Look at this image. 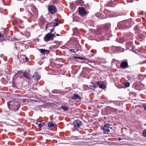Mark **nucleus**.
I'll return each mask as SVG.
<instances>
[{"instance_id": "72a5a7b5", "label": "nucleus", "mask_w": 146, "mask_h": 146, "mask_svg": "<svg viewBox=\"0 0 146 146\" xmlns=\"http://www.w3.org/2000/svg\"><path fill=\"white\" fill-rule=\"evenodd\" d=\"M4 37V36L3 34H2L0 33V38H3Z\"/></svg>"}, {"instance_id": "6ab92c4d", "label": "nucleus", "mask_w": 146, "mask_h": 146, "mask_svg": "<svg viewBox=\"0 0 146 146\" xmlns=\"http://www.w3.org/2000/svg\"><path fill=\"white\" fill-rule=\"evenodd\" d=\"M139 27L138 25H136L134 29L135 31V33L136 34L138 33V31H139Z\"/></svg>"}, {"instance_id": "c756f323", "label": "nucleus", "mask_w": 146, "mask_h": 146, "mask_svg": "<svg viewBox=\"0 0 146 146\" xmlns=\"http://www.w3.org/2000/svg\"><path fill=\"white\" fill-rule=\"evenodd\" d=\"M146 63V60L144 61H143V62H139V64H145Z\"/></svg>"}, {"instance_id": "4be33fe9", "label": "nucleus", "mask_w": 146, "mask_h": 146, "mask_svg": "<svg viewBox=\"0 0 146 146\" xmlns=\"http://www.w3.org/2000/svg\"><path fill=\"white\" fill-rule=\"evenodd\" d=\"M145 37V35L142 34H139L138 36V37L140 39H142Z\"/></svg>"}, {"instance_id": "f3484780", "label": "nucleus", "mask_w": 146, "mask_h": 146, "mask_svg": "<svg viewBox=\"0 0 146 146\" xmlns=\"http://www.w3.org/2000/svg\"><path fill=\"white\" fill-rule=\"evenodd\" d=\"M116 40L119 43H122L123 42L125 41L124 38H120L119 39H117Z\"/></svg>"}, {"instance_id": "c85d7f7f", "label": "nucleus", "mask_w": 146, "mask_h": 146, "mask_svg": "<svg viewBox=\"0 0 146 146\" xmlns=\"http://www.w3.org/2000/svg\"><path fill=\"white\" fill-rule=\"evenodd\" d=\"M129 85H130V84H129V82H127V83H126L125 84V86L126 87H129Z\"/></svg>"}, {"instance_id": "58836bf2", "label": "nucleus", "mask_w": 146, "mask_h": 146, "mask_svg": "<svg viewBox=\"0 0 146 146\" xmlns=\"http://www.w3.org/2000/svg\"><path fill=\"white\" fill-rule=\"evenodd\" d=\"M57 126L56 125V124H53V127H56Z\"/></svg>"}, {"instance_id": "6e6552de", "label": "nucleus", "mask_w": 146, "mask_h": 146, "mask_svg": "<svg viewBox=\"0 0 146 146\" xmlns=\"http://www.w3.org/2000/svg\"><path fill=\"white\" fill-rule=\"evenodd\" d=\"M97 85L99 86V87L101 88H103L106 87V85L104 84L103 82L100 81L97 82Z\"/></svg>"}, {"instance_id": "f03ea898", "label": "nucleus", "mask_w": 146, "mask_h": 146, "mask_svg": "<svg viewBox=\"0 0 146 146\" xmlns=\"http://www.w3.org/2000/svg\"><path fill=\"white\" fill-rule=\"evenodd\" d=\"M55 37V36L54 34L48 33L45 35L44 37V40L46 42L50 40H54V38Z\"/></svg>"}, {"instance_id": "ddd939ff", "label": "nucleus", "mask_w": 146, "mask_h": 146, "mask_svg": "<svg viewBox=\"0 0 146 146\" xmlns=\"http://www.w3.org/2000/svg\"><path fill=\"white\" fill-rule=\"evenodd\" d=\"M71 98L72 100H75L80 99V98L78 94H73V96L71 97Z\"/></svg>"}, {"instance_id": "c9c22d12", "label": "nucleus", "mask_w": 146, "mask_h": 146, "mask_svg": "<svg viewBox=\"0 0 146 146\" xmlns=\"http://www.w3.org/2000/svg\"><path fill=\"white\" fill-rule=\"evenodd\" d=\"M53 29L50 30V32L49 33H52L53 32Z\"/></svg>"}, {"instance_id": "f8f14e48", "label": "nucleus", "mask_w": 146, "mask_h": 146, "mask_svg": "<svg viewBox=\"0 0 146 146\" xmlns=\"http://www.w3.org/2000/svg\"><path fill=\"white\" fill-rule=\"evenodd\" d=\"M33 77L34 79L36 80H38L40 78V76L37 73H35L33 76Z\"/></svg>"}, {"instance_id": "a19ab883", "label": "nucleus", "mask_w": 146, "mask_h": 146, "mask_svg": "<svg viewBox=\"0 0 146 146\" xmlns=\"http://www.w3.org/2000/svg\"><path fill=\"white\" fill-rule=\"evenodd\" d=\"M42 126H43L44 125V123H42Z\"/></svg>"}, {"instance_id": "a211bd4d", "label": "nucleus", "mask_w": 146, "mask_h": 146, "mask_svg": "<svg viewBox=\"0 0 146 146\" xmlns=\"http://www.w3.org/2000/svg\"><path fill=\"white\" fill-rule=\"evenodd\" d=\"M117 26L119 28H123V23L121 22H119L118 23Z\"/></svg>"}, {"instance_id": "7ed1b4c3", "label": "nucleus", "mask_w": 146, "mask_h": 146, "mask_svg": "<svg viewBox=\"0 0 146 146\" xmlns=\"http://www.w3.org/2000/svg\"><path fill=\"white\" fill-rule=\"evenodd\" d=\"M73 124L76 130L79 131L81 125V122L79 120H75L74 121Z\"/></svg>"}, {"instance_id": "bb28decb", "label": "nucleus", "mask_w": 146, "mask_h": 146, "mask_svg": "<svg viewBox=\"0 0 146 146\" xmlns=\"http://www.w3.org/2000/svg\"><path fill=\"white\" fill-rule=\"evenodd\" d=\"M126 43L129 46H130L131 45L132 42L131 41H130L128 42H126Z\"/></svg>"}, {"instance_id": "423d86ee", "label": "nucleus", "mask_w": 146, "mask_h": 146, "mask_svg": "<svg viewBox=\"0 0 146 146\" xmlns=\"http://www.w3.org/2000/svg\"><path fill=\"white\" fill-rule=\"evenodd\" d=\"M110 27V25H106L104 27V28L103 30V31L105 30V34H107L108 36L109 37L110 36V31L109 30V29Z\"/></svg>"}, {"instance_id": "79ce46f5", "label": "nucleus", "mask_w": 146, "mask_h": 146, "mask_svg": "<svg viewBox=\"0 0 146 146\" xmlns=\"http://www.w3.org/2000/svg\"><path fill=\"white\" fill-rule=\"evenodd\" d=\"M56 35V36H59V34H57Z\"/></svg>"}, {"instance_id": "9b49d317", "label": "nucleus", "mask_w": 146, "mask_h": 146, "mask_svg": "<svg viewBox=\"0 0 146 146\" xmlns=\"http://www.w3.org/2000/svg\"><path fill=\"white\" fill-rule=\"evenodd\" d=\"M115 48L116 51H117L118 52H123L124 51V49L121 48L119 46L117 47H113V46L111 48Z\"/></svg>"}, {"instance_id": "7c9ffc66", "label": "nucleus", "mask_w": 146, "mask_h": 146, "mask_svg": "<svg viewBox=\"0 0 146 146\" xmlns=\"http://www.w3.org/2000/svg\"><path fill=\"white\" fill-rule=\"evenodd\" d=\"M74 31H76L77 33H78V30L76 28H75L74 29H73Z\"/></svg>"}, {"instance_id": "c03bdc74", "label": "nucleus", "mask_w": 146, "mask_h": 146, "mask_svg": "<svg viewBox=\"0 0 146 146\" xmlns=\"http://www.w3.org/2000/svg\"><path fill=\"white\" fill-rule=\"evenodd\" d=\"M77 57H74V58H77Z\"/></svg>"}, {"instance_id": "1a4fd4ad", "label": "nucleus", "mask_w": 146, "mask_h": 146, "mask_svg": "<svg viewBox=\"0 0 146 146\" xmlns=\"http://www.w3.org/2000/svg\"><path fill=\"white\" fill-rule=\"evenodd\" d=\"M23 76L28 79H30L31 78L29 72V71H25L23 73Z\"/></svg>"}, {"instance_id": "aec40b11", "label": "nucleus", "mask_w": 146, "mask_h": 146, "mask_svg": "<svg viewBox=\"0 0 146 146\" xmlns=\"http://www.w3.org/2000/svg\"><path fill=\"white\" fill-rule=\"evenodd\" d=\"M97 85L96 84H94L93 85H90L89 86L90 87V88L93 90H94L96 87L97 86Z\"/></svg>"}, {"instance_id": "37998d69", "label": "nucleus", "mask_w": 146, "mask_h": 146, "mask_svg": "<svg viewBox=\"0 0 146 146\" xmlns=\"http://www.w3.org/2000/svg\"><path fill=\"white\" fill-rule=\"evenodd\" d=\"M40 106L41 107H43V106H44V105H42V106Z\"/></svg>"}, {"instance_id": "a878e982", "label": "nucleus", "mask_w": 146, "mask_h": 146, "mask_svg": "<svg viewBox=\"0 0 146 146\" xmlns=\"http://www.w3.org/2000/svg\"><path fill=\"white\" fill-rule=\"evenodd\" d=\"M143 135L145 137H146V129H145L143 132Z\"/></svg>"}, {"instance_id": "2eb2a0df", "label": "nucleus", "mask_w": 146, "mask_h": 146, "mask_svg": "<svg viewBox=\"0 0 146 146\" xmlns=\"http://www.w3.org/2000/svg\"><path fill=\"white\" fill-rule=\"evenodd\" d=\"M55 22L53 23V26L55 27L58 25V24L60 23V22L58 19H56L54 20Z\"/></svg>"}, {"instance_id": "0eeeda50", "label": "nucleus", "mask_w": 146, "mask_h": 146, "mask_svg": "<svg viewBox=\"0 0 146 146\" xmlns=\"http://www.w3.org/2000/svg\"><path fill=\"white\" fill-rule=\"evenodd\" d=\"M79 14L81 16L84 15L86 13L84 8L81 7L78 8Z\"/></svg>"}, {"instance_id": "39448f33", "label": "nucleus", "mask_w": 146, "mask_h": 146, "mask_svg": "<svg viewBox=\"0 0 146 146\" xmlns=\"http://www.w3.org/2000/svg\"><path fill=\"white\" fill-rule=\"evenodd\" d=\"M48 10L51 14L55 13L57 11L56 7L53 5H50L48 6Z\"/></svg>"}, {"instance_id": "ea45409f", "label": "nucleus", "mask_w": 146, "mask_h": 146, "mask_svg": "<svg viewBox=\"0 0 146 146\" xmlns=\"http://www.w3.org/2000/svg\"><path fill=\"white\" fill-rule=\"evenodd\" d=\"M118 139L119 141H120L121 140V138H119Z\"/></svg>"}, {"instance_id": "b1692460", "label": "nucleus", "mask_w": 146, "mask_h": 146, "mask_svg": "<svg viewBox=\"0 0 146 146\" xmlns=\"http://www.w3.org/2000/svg\"><path fill=\"white\" fill-rule=\"evenodd\" d=\"M53 25V23H49L46 25V28L45 29H46L47 28L50 27H52Z\"/></svg>"}, {"instance_id": "473e14b6", "label": "nucleus", "mask_w": 146, "mask_h": 146, "mask_svg": "<svg viewBox=\"0 0 146 146\" xmlns=\"http://www.w3.org/2000/svg\"><path fill=\"white\" fill-rule=\"evenodd\" d=\"M77 58H78V59L82 60H85V59L84 58H82V57H77Z\"/></svg>"}, {"instance_id": "cd10ccee", "label": "nucleus", "mask_w": 146, "mask_h": 146, "mask_svg": "<svg viewBox=\"0 0 146 146\" xmlns=\"http://www.w3.org/2000/svg\"><path fill=\"white\" fill-rule=\"evenodd\" d=\"M25 61H24V62H26L29 61V59L26 56H25Z\"/></svg>"}, {"instance_id": "2f4dec72", "label": "nucleus", "mask_w": 146, "mask_h": 146, "mask_svg": "<svg viewBox=\"0 0 146 146\" xmlns=\"http://www.w3.org/2000/svg\"><path fill=\"white\" fill-rule=\"evenodd\" d=\"M38 126L40 127H41L42 126V123H40L38 124Z\"/></svg>"}, {"instance_id": "5701e85b", "label": "nucleus", "mask_w": 146, "mask_h": 146, "mask_svg": "<svg viewBox=\"0 0 146 146\" xmlns=\"http://www.w3.org/2000/svg\"><path fill=\"white\" fill-rule=\"evenodd\" d=\"M54 123L52 122H50L48 124V126L49 127H53Z\"/></svg>"}, {"instance_id": "f257e3e1", "label": "nucleus", "mask_w": 146, "mask_h": 146, "mask_svg": "<svg viewBox=\"0 0 146 146\" xmlns=\"http://www.w3.org/2000/svg\"><path fill=\"white\" fill-rule=\"evenodd\" d=\"M7 106L10 110L14 111H17L20 107V105L18 102L14 101L8 102Z\"/></svg>"}, {"instance_id": "393cba45", "label": "nucleus", "mask_w": 146, "mask_h": 146, "mask_svg": "<svg viewBox=\"0 0 146 146\" xmlns=\"http://www.w3.org/2000/svg\"><path fill=\"white\" fill-rule=\"evenodd\" d=\"M78 50L77 49H69V51H71L72 52H77L78 51Z\"/></svg>"}, {"instance_id": "f704fd0d", "label": "nucleus", "mask_w": 146, "mask_h": 146, "mask_svg": "<svg viewBox=\"0 0 146 146\" xmlns=\"http://www.w3.org/2000/svg\"><path fill=\"white\" fill-rule=\"evenodd\" d=\"M20 10L21 12L23 11H24V9L23 8H21L20 9Z\"/></svg>"}, {"instance_id": "4c0bfd02", "label": "nucleus", "mask_w": 146, "mask_h": 146, "mask_svg": "<svg viewBox=\"0 0 146 146\" xmlns=\"http://www.w3.org/2000/svg\"><path fill=\"white\" fill-rule=\"evenodd\" d=\"M21 73V72L20 71L18 72L17 73V74L18 75H19L20 74V73Z\"/></svg>"}, {"instance_id": "412c9836", "label": "nucleus", "mask_w": 146, "mask_h": 146, "mask_svg": "<svg viewBox=\"0 0 146 146\" xmlns=\"http://www.w3.org/2000/svg\"><path fill=\"white\" fill-rule=\"evenodd\" d=\"M61 108L64 111H68V108L66 106H62L61 107Z\"/></svg>"}, {"instance_id": "4468645a", "label": "nucleus", "mask_w": 146, "mask_h": 146, "mask_svg": "<svg viewBox=\"0 0 146 146\" xmlns=\"http://www.w3.org/2000/svg\"><path fill=\"white\" fill-rule=\"evenodd\" d=\"M40 51L44 54H48L49 53L50 51L48 50H47L45 49H41Z\"/></svg>"}, {"instance_id": "e433bc0d", "label": "nucleus", "mask_w": 146, "mask_h": 146, "mask_svg": "<svg viewBox=\"0 0 146 146\" xmlns=\"http://www.w3.org/2000/svg\"><path fill=\"white\" fill-rule=\"evenodd\" d=\"M143 107L146 110V104L144 105L143 106Z\"/></svg>"}, {"instance_id": "dca6fc26", "label": "nucleus", "mask_w": 146, "mask_h": 146, "mask_svg": "<svg viewBox=\"0 0 146 146\" xmlns=\"http://www.w3.org/2000/svg\"><path fill=\"white\" fill-rule=\"evenodd\" d=\"M25 56L24 55L21 56L19 58V60L20 62L22 63L24 62V61H25Z\"/></svg>"}, {"instance_id": "9d476101", "label": "nucleus", "mask_w": 146, "mask_h": 146, "mask_svg": "<svg viewBox=\"0 0 146 146\" xmlns=\"http://www.w3.org/2000/svg\"><path fill=\"white\" fill-rule=\"evenodd\" d=\"M120 66L121 68H125L128 66V63L127 62H123L121 63Z\"/></svg>"}, {"instance_id": "20e7f679", "label": "nucleus", "mask_w": 146, "mask_h": 146, "mask_svg": "<svg viewBox=\"0 0 146 146\" xmlns=\"http://www.w3.org/2000/svg\"><path fill=\"white\" fill-rule=\"evenodd\" d=\"M110 124L105 125L102 128L103 132L105 133H108L110 132V129H112L111 127H110Z\"/></svg>"}]
</instances>
